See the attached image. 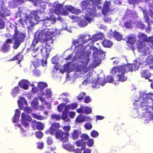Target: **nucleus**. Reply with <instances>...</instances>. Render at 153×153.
Segmentation results:
<instances>
[{"label":"nucleus","mask_w":153,"mask_h":153,"mask_svg":"<svg viewBox=\"0 0 153 153\" xmlns=\"http://www.w3.org/2000/svg\"><path fill=\"white\" fill-rule=\"evenodd\" d=\"M110 5V1H106L104 3L103 8H102V13L104 15H106L109 12L110 10L109 6Z\"/></svg>","instance_id":"a211bd4d"},{"label":"nucleus","mask_w":153,"mask_h":153,"mask_svg":"<svg viewBox=\"0 0 153 153\" xmlns=\"http://www.w3.org/2000/svg\"><path fill=\"white\" fill-rule=\"evenodd\" d=\"M79 58L81 59V65L83 70L85 68L86 71L88 70L89 68L87 65L90 61L89 54L85 52L82 53Z\"/></svg>","instance_id":"0eeeda50"},{"label":"nucleus","mask_w":153,"mask_h":153,"mask_svg":"<svg viewBox=\"0 0 153 153\" xmlns=\"http://www.w3.org/2000/svg\"><path fill=\"white\" fill-rule=\"evenodd\" d=\"M80 137L81 138V140H86L89 139V137L88 135L85 133H83L80 135Z\"/></svg>","instance_id":"a18cd8bd"},{"label":"nucleus","mask_w":153,"mask_h":153,"mask_svg":"<svg viewBox=\"0 0 153 153\" xmlns=\"http://www.w3.org/2000/svg\"><path fill=\"white\" fill-rule=\"evenodd\" d=\"M107 82L109 83L112 82L114 81V78L113 76L110 75L107 76Z\"/></svg>","instance_id":"e2e57ef3"},{"label":"nucleus","mask_w":153,"mask_h":153,"mask_svg":"<svg viewBox=\"0 0 153 153\" xmlns=\"http://www.w3.org/2000/svg\"><path fill=\"white\" fill-rule=\"evenodd\" d=\"M86 93L84 92H82L80 93L76 97L78 100H81L83 99L84 97H85Z\"/></svg>","instance_id":"79ce46f5"},{"label":"nucleus","mask_w":153,"mask_h":153,"mask_svg":"<svg viewBox=\"0 0 153 153\" xmlns=\"http://www.w3.org/2000/svg\"><path fill=\"white\" fill-rule=\"evenodd\" d=\"M29 82L26 80H22L20 81L18 85L21 88L27 90L28 89Z\"/></svg>","instance_id":"4be33fe9"},{"label":"nucleus","mask_w":153,"mask_h":153,"mask_svg":"<svg viewBox=\"0 0 153 153\" xmlns=\"http://www.w3.org/2000/svg\"><path fill=\"white\" fill-rule=\"evenodd\" d=\"M20 90L18 86H16L14 87L11 92V95L14 97H15L19 93Z\"/></svg>","instance_id":"c756f323"},{"label":"nucleus","mask_w":153,"mask_h":153,"mask_svg":"<svg viewBox=\"0 0 153 153\" xmlns=\"http://www.w3.org/2000/svg\"><path fill=\"white\" fill-rule=\"evenodd\" d=\"M40 12L39 10H38L30 11L28 15L26 14L24 19L25 24L29 27L33 25L34 23L32 20L33 17L35 20L39 21L40 17L38 16V14Z\"/></svg>","instance_id":"423d86ee"},{"label":"nucleus","mask_w":153,"mask_h":153,"mask_svg":"<svg viewBox=\"0 0 153 153\" xmlns=\"http://www.w3.org/2000/svg\"><path fill=\"white\" fill-rule=\"evenodd\" d=\"M91 20V19L86 16L85 18L81 19L78 22V25L81 27H84L86 26L88 23H90Z\"/></svg>","instance_id":"dca6fc26"},{"label":"nucleus","mask_w":153,"mask_h":153,"mask_svg":"<svg viewBox=\"0 0 153 153\" xmlns=\"http://www.w3.org/2000/svg\"><path fill=\"white\" fill-rule=\"evenodd\" d=\"M75 144L78 147H83L85 145V142H84L82 140H79L75 141Z\"/></svg>","instance_id":"473e14b6"},{"label":"nucleus","mask_w":153,"mask_h":153,"mask_svg":"<svg viewBox=\"0 0 153 153\" xmlns=\"http://www.w3.org/2000/svg\"><path fill=\"white\" fill-rule=\"evenodd\" d=\"M22 59V56L20 54H17L16 56H14L13 58L11 59H10V61H14L17 60L19 62H20Z\"/></svg>","instance_id":"c9c22d12"},{"label":"nucleus","mask_w":153,"mask_h":153,"mask_svg":"<svg viewBox=\"0 0 153 153\" xmlns=\"http://www.w3.org/2000/svg\"><path fill=\"white\" fill-rule=\"evenodd\" d=\"M76 112L79 113H85V106H81L80 108L76 109Z\"/></svg>","instance_id":"de8ad7c7"},{"label":"nucleus","mask_w":153,"mask_h":153,"mask_svg":"<svg viewBox=\"0 0 153 153\" xmlns=\"http://www.w3.org/2000/svg\"><path fill=\"white\" fill-rule=\"evenodd\" d=\"M153 96V93H151L150 92L146 93L143 92L141 94V97H142L143 99V102H142L146 103V102L147 101L146 100L147 99H152V97Z\"/></svg>","instance_id":"6ab92c4d"},{"label":"nucleus","mask_w":153,"mask_h":153,"mask_svg":"<svg viewBox=\"0 0 153 153\" xmlns=\"http://www.w3.org/2000/svg\"><path fill=\"white\" fill-rule=\"evenodd\" d=\"M60 127V124L59 123H52L50 128L49 131L51 134L53 135L56 131L59 130Z\"/></svg>","instance_id":"f3484780"},{"label":"nucleus","mask_w":153,"mask_h":153,"mask_svg":"<svg viewBox=\"0 0 153 153\" xmlns=\"http://www.w3.org/2000/svg\"><path fill=\"white\" fill-rule=\"evenodd\" d=\"M114 37L117 41H120L122 38V36L119 32L114 31Z\"/></svg>","instance_id":"72a5a7b5"},{"label":"nucleus","mask_w":153,"mask_h":153,"mask_svg":"<svg viewBox=\"0 0 153 153\" xmlns=\"http://www.w3.org/2000/svg\"><path fill=\"white\" fill-rule=\"evenodd\" d=\"M22 120L21 122L22 124L25 127H27L29 124L28 122L31 120V118L28 114H26L24 113H22L21 116Z\"/></svg>","instance_id":"4468645a"},{"label":"nucleus","mask_w":153,"mask_h":153,"mask_svg":"<svg viewBox=\"0 0 153 153\" xmlns=\"http://www.w3.org/2000/svg\"><path fill=\"white\" fill-rule=\"evenodd\" d=\"M126 38L127 39V42L131 45L134 44L136 41L135 37L132 34L128 35L127 36Z\"/></svg>","instance_id":"c85d7f7f"},{"label":"nucleus","mask_w":153,"mask_h":153,"mask_svg":"<svg viewBox=\"0 0 153 153\" xmlns=\"http://www.w3.org/2000/svg\"><path fill=\"white\" fill-rule=\"evenodd\" d=\"M37 60L36 62H33V65L34 67L36 68H37L40 65V60L37 58Z\"/></svg>","instance_id":"13d9d810"},{"label":"nucleus","mask_w":153,"mask_h":153,"mask_svg":"<svg viewBox=\"0 0 153 153\" xmlns=\"http://www.w3.org/2000/svg\"><path fill=\"white\" fill-rule=\"evenodd\" d=\"M102 44L104 47L108 48L111 47L113 45L112 42L105 39L102 41Z\"/></svg>","instance_id":"a878e982"},{"label":"nucleus","mask_w":153,"mask_h":153,"mask_svg":"<svg viewBox=\"0 0 153 153\" xmlns=\"http://www.w3.org/2000/svg\"><path fill=\"white\" fill-rule=\"evenodd\" d=\"M140 74L142 77L146 79H149L152 75L149 71L147 69L142 71Z\"/></svg>","instance_id":"393cba45"},{"label":"nucleus","mask_w":153,"mask_h":153,"mask_svg":"<svg viewBox=\"0 0 153 153\" xmlns=\"http://www.w3.org/2000/svg\"><path fill=\"white\" fill-rule=\"evenodd\" d=\"M91 40L90 36L89 35L85 34H80L76 40H74L73 41V44L74 45H76V48H77L78 52H81L84 50L88 44L84 45V44L88 43V41Z\"/></svg>","instance_id":"7ed1b4c3"},{"label":"nucleus","mask_w":153,"mask_h":153,"mask_svg":"<svg viewBox=\"0 0 153 153\" xmlns=\"http://www.w3.org/2000/svg\"><path fill=\"white\" fill-rule=\"evenodd\" d=\"M137 37L140 40L143 42H146L147 43H153V36H149L148 38L146 34L141 33L138 34Z\"/></svg>","instance_id":"ddd939ff"},{"label":"nucleus","mask_w":153,"mask_h":153,"mask_svg":"<svg viewBox=\"0 0 153 153\" xmlns=\"http://www.w3.org/2000/svg\"><path fill=\"white\" fill-rule=\"evenodd\" d=\"M91 101V99L89 96L85 97L84 100V102L86 103H88Z\"/></svg>","instance_id":"338daca9"},{"label":"nucleus","mask_w":153,"mask_h":153,"mask_svg":"<svg viewBox=\"0 0 153 153\" xmlns=\"http://www.w3.org/2000/svg\"><path fill=\"white\" fill-rule=\"evenodd\" d=\"M38 50L40 49L41 52V54L45 59H47L49 56V54L50 51L49 48H45L42 45L38 46Z\"/></svg>","instance_id":"2eb2a0df"},{"label":"nucleus","mask_w":153,"mask_h":153,"mask_svg":"<svg viewBox=\"0 0 153 153\" xmlns=\"http://www.w3.org/2000/svg\"><path fill=\"white\" fill-rule=\"evenodd\" d=\"M18 103L19 107L22 108L23 107V104L25 105H26L27 104V102L25 98L23 97H20L19 100L18 101Z\"/></svg>","instance_id":"bb28decb"},{"label":"nucleus","mask_w":153,"mask_h":153,"mask_svg":"<svg viewBox=\"0 0 153 153\" xmlns=\"http://www.w3.org/2000/svg\"><path fill=\"white\" fill-rule=\"evenodd\" d=\"M74 7L71 5H67L64 7V9L67 12L68 11L72 13Z\"/></svg>","instance_id":"49530a36"},{"label":"nucleus","mask_w":153,"mask_h":153,"mask_svg":"<svg viewBox=\"0 0 153 153\" xmlns=\"http://www.w3.org/2000/svg\"><path fill=\"white\" fill-rule=\"evenodd\" d=\"M33 74L36 76H39L41 73L40 71L37 69L33 70Z\"/></svg>","instance_id":"0e129e2a"},{"label":"nucleus","mask_w":153,"mask_h":153,"mask_svg":"<svg viewBox=\"0 0 153 153\" xmlns=\"http://www.w3.org/2000/svg\"><path fill=\"white\" fill-rule=\"evenodd\" d=\"M54 33L53 31L47 28L45 29L41 30L37 35V38L35 36L33 40L32 43L29 48H27V52H31V55L33 58L36 57L37 54L35 53L38 50V47L35 48L36 45L37 44L39 40H42L44 42H47L51 38V36Z\"/></svg>","instance_id":"f03ea898"},{"label":"nucleus","mask_w":153,"mask_h":153,"mask_svg":"<svg viewBox=\"0 0 153 153\" xmlns=\"http://www.w3.org/2000/svg\"><path fill=\"white\" fill-rule=\"evenodd\" d=\"M81 12V11L80 9H76L74 7L72 13L78 14L80 13Z\"/></svg>","instance_id":"680f3d73"},{"label":"nucleus","mask_w":153,"mask_h":153,"mask_svg":"<svg viewBox=\"0 0 153 153\" xmlns=\"http://www.w3.org/2000/svg\"><path fill=\"white\" fill-rule=\"evenodd\" d=\"M3 13H1L0 12V16L4 17V16H8L10 14L9 11L7 9H5Z\"/></svg>","instance_id":"37998d69"},{"label":"nucleus","mask_w":153,"mask_h":153,"mask_svg":"<svg viewBox=\"0 0 153 153\" xmlns=\"http://www.w3.org/2000/svg\"><path fill=\"white\" fill-rule=\"evenodd\" d=\"M47 86V84L45 82H40L38 83V87L40 91H42Z\"/></svg>","instance_id":"2f4dec72"},{"label":"nucleus","mask_w":153,"mask_h":153,"mask_svg":"<svg viewBox=\"0 0 153 153\" xmlns=\"http://www.w3.org/2000/svg\"><path fill=\"white\" fill-rule=\"evenodd\" d=\"M66 147L69 150L71 151H74V146L72 145H66Z\"/></svg>","instance_id":"774afa93"},{"label":"nucleus","mask_w":153,"mask_h":153,"mask_svg":"<svg viewBox=\"0 0 153 153\" xmlns=\"http://www.w3.org/2000/svg\"><path fill=\"white\" fill-rule=\"evenodd\" d=\"M71 109L73 110L76 108L78 105V104L76 103H73L69 105Z\"/></svg>","instance_id":"4d7b16f0"},{"label":"nucleus","mask_w":153,"mask_h":153,"mask_svg":"<svg viewBox=\"0 0 153 153\" xmlns=\"http://www.w3.org/2000/svg\"><path fill=\"white\" fill-rule=\"evenodd\" d=\"M91 135L92 137L95 138L98 136L99 133L97 131L93 130L91 132Z\"/></svg>","instance_id":"3c124183"},{"label":"nucleus","mask_w":153,"mask_h":153,"mask_svg":"<svg viewBox=\"0 0 153 153\" xmlns=\"http://www.w3.org/2000/svg\"><path fill=\"white\" fill-rule=\"evenodd\" d=\"M93 55L94 58L95 62L102 60L103 57L105 55V52H104L100 49H98L97 48L94 47L93 48Z\"/></svg>","instance_id":"6e6552de"},{"label":"nucleus","mask_w":153,"mask_h":153,"mask_svg":"<svg viewBox=\"0 0 153 153\" xmlns=\"http://www.w3.org/2000/svg\"><path fill=\"white\" fill-rule=\"evenodd\" d=\"M54 12L58 15H67L68 14V12L64 9V7L62 4H57L54 9Z\"/></svg>","instance_id":"f8f14e48"},{"label":"nucleus","mask_w":153,"mask_h":153,"mask_svg":"<svg viewBox=\"0 0 153 153\" xmlns=\"http://www.w3.org/2000/svg\"><path fill=\"white\" fill-rule=\"evenodd\" d=\"M32 116L33 118L38 120H42L45 119L44 117L38 115L36 113H32Z\"/></svg>","instance_id":"ea45409f"},{"label":"nucleus","mask_w":153,"mask_h":153,"mask_svg":"<svg viewBox=\"0 0 153 153\" xmlns=\"http://www.w3.org/2000/svg\"><path fill=\"white\" fill-rule=\"evenodd\" d=\"M5 22L2 19L0 18V29H3L5 27Z\"/></svg>","instance_id":"69168bd1"},{"label":"nucleus","mask_w":153,"mask_h":153,"mask_svg":"<svg viewBox=\"0 0 153 153\" xmlns=\"http://www.w3.org/2000/svg\"><path fill=\"white\" fill-rule=\"evenodd\" d=\"M51 118L52 119H55L56 120H59L61 119V116L60 115L52 114L51 116Z\"/></svg>","instance_id":"603ef678"},{"label":"nucleus","mask_w":153,"mask_h":153,"mask_svg":"<svg viewBox=\"0 0 153 153\" xmlns=\"http://www.w3.org/2000/svg\"><path fill=\"white\" fill-rule=\"evenodd\" d=\"M36 136L38 138H41L43 136L42 133L41 131H38L35 133Z\"/></svg>","instance_id":"5fc2aeb1"},{"label":"nucleus","mask_w":153,"mask_h":153,"mask_svg":"<svg viewBox=\"0 0 153 153\" xmlns=\"http://www.w3.org/2000/svg\"><path fill=\"white\" fill-rule=\"evenodd\" d=\"M20 111L19 109L15 110V113L13 118V121L14 123H16L18 121L19 117V113Z\"/></svg>","instance_id":"7c9ffc66"},{"label":"nucleus","mask_w":153,"mask_h":153,"mask_svg":"<svg viewBox=\"0 0 153 153\" xmlns=\"http://www.w3.org/2000/svg\"><path fill=\"white\" fill-rule=\"evenodd\" d=\"M53 135L56 139L63 142H66L68 141L69 137L67 135V133L64 132L61 129L57 130Z\"/></svg>","instance_id":"1a4fd4ad"},{"label":"nucleus","mask_w":153,"mask_h":153,"mask_svg":"<svg viewBox=\"0 0 153 153\" xmlns=\"http://www.w3.org/2000/svg\"><path fill=\"white\" fill-rule=\"evenodd\" d=\"M140 64L139 62L135 60L133 64L129 63L114 67L111 70L110 73L117 75L116 78L118 81L121 82H125L127 79V76L125 75V73L129 71L132 72L138 70Z\"/></svg>","instance_id":"f257e3e1"},{"label":"nucleus","mask_w":153,"mask_h":153,"mask_svg":"<svg viewBox=\"0 0 153 153\" xmlns=\"http://www.w3.org/2000/svg\"><path fill=\"white\" fill-rule=\"evenodd\" d=\"M140 106L143 108L141 109L144 115H146L145 116V117L149 118V120H150L151 118L152 114L149 110L150 107L147 105L146 103H145L141 102Z\"/></svg>","instance_id":"9d476101"},{"label":"nucleus","mask_w":153,"mask_h":153,"mask_svg":"<svg viewBox=\"0 0 153 153\" xmlns=\"http://www.w3.org/2000/svg\"><path fill=\"white\" fill-rule=\"evenodd\" d=\"M65 106L66 104L65 103H62L59 104L58 105L57 107L58 111L59 112H61Z\"/></svg>","instance_id":"58836bf2"},{"label":"nucleus","mask_w":153,"mask_h":153,"mask_svg":"<svg viewBox=\"0 0 153 153\" xmlns=\"http://www.w3.org/2000/svg\"><path fill=\"white\" fill-rule=\"evenodd\" d=\"M99 36L100 35L98 34H95L93 36L92 38H91V39L92 41H96L100 39V37Z\"/></svg>","instance_id":"6e6d98bb"},{"label":"nucleus","mask_w":153,"mask_h":153,"mask_svg":"<svg viewBox=\"0 0 153 153\" xmlns=\"http://www.w3.org/2000/svg\"><path fill=\"white\" fill-rule=\"evenodd\" d=\"M91 119L90 117H85L84 115L80 114L76 118V123H80L85 121H88L91 120Z\"/></svg>","instance_id":"412c9836"},{"label":"nucleus","mask_w":153,"mask_h":153,"mask_svg":"<svg viewBox=\"0 0 153 153\" xmlns=\"http://www.w3.org/2000/svg\"><path fill=\"white\" fill-rule=\"evenodd\" d=\"M68 112H65V111H63L61 117L63 120H65L68 118Z\"/></svg>","instance_id":"09e8293b"},{"label":"nucleus","mask_w":153,"mask_h":153,"mask_svg":"<svg viewBox=\"0 0 153 153\" xmlns=\"http://www.w3.org/2000/svg\"><path fill=\"white\" fill-rule=\"evenodd\" d=\"M80 6L82 10L86 11V14L87 15L94 16L97 15L95 7L92 5L90 1L88 0L82 1Z\"/></svg>","instance_id":"20e7f679"},{"label":"nucleus","mask_w":153,"mask_h":153,"mask_svg":"<svg viewBox=\"0 0 153 153\" xmlns=\"http://www.w3.org/2000/svg\"><path fill=\"white\" fill-rule=\"evenodd\" d=\"M56 20V18L54 16H52L50 18L46 17L45 18L43 19L44 25L46 27L50 25V24H48V22L52 21L53 22V23H55Z\"/></svg>","instance_id":"5701e85b"},{"label":"nucleus","mask_w":153,"mask_h":153,"mask_svg":"<svg viewBox=\"0 0 153 153\" xmlns=\"http://www.w3.org/2000/svg\"><path fill=\"white\" fill-rule=\"evenodd\" d=\"M62 129L64 130L63 131L64 132L67 133V135L69 137V131L71 130V127L69 126H65L62 127Z\"/></svg>","instance_id":"e433bc0d"},{"label":"nucleus","mask_w":153,"mask_h":153,"mask_svg":"<svg viewBox=\"0 0 153 153\" xmlns=\"http://www.w3.org/2000/svg\"><path fill=\"white\" fill-rule=\"evenodd\" d=\"M144 18L145 22L148 24L147 27L145 28L146 31V32H149L152 27L151 24L150 23H152V22L150 20L149 17L147 14L145 15Z\"/></svg>","instance_id":"aec40b11"},{"label":"nucleus","mask_w":153,"mask_h":153,"mask_svg":"<svg viewBox=\"0 0 153 153\" xmlns=\"http://www.w3.org/2000/svg\"><path fill=\"white\" fill-rule=\"evenodd\" d=\"M80 131L77 129H74L71 133L72 138L74 140H75L79 138L81 134Z\"/></svg>","instance_id":"b1692460"},{"label":"nucleus","mask_w":153,"mask_h":153,"mask_svg":"<svg viewBox=\"0 0 153 153\" xmlns=\"http://www.w3.org/2000/svg\"><path fill=\"white\" fill-rule=\"evenodd\" d=\"M36 127L37 129L40 130H42L44 128L42 123L41 122L37 123L36 125Z\"/></svg>","instance_id":"c03bdc74"},{"label":"nucleus","mask_w":153,"mask_h":153,"mask_svg":"<svg viewBox=\"0 0 153 153\" xmlns=\"http://www.w3.org/2000/svg\"><path fill=\"white\" fill-rule=\"evenodd\" d=\"M92 109L91 108L88 106H85V113L87 114H91L92 112Z\"/></svg>","instance_id":"8fccbe9b"},{"label":"nucleus","mask_w":153,"mask_h":153,"mask_svg":"<svg viewBox=\"0 0 153 153\" xmlns=\"http://www.w3.org/2000/svg\"><path fill=\"white\" fill-rule=\"evenodd\" d=\"M137 27L141 29H145V28L146 27L145 25L141 21H138L137 23Z\"/></svg>","instance_id":"a19ab883"},{"label":"nucleus","mask_w":153,"mask_h":153,"mask_svg":"<svg viewBox=\"0 0 153 153\" xmlns=\"http://www.w3.org/2000/svg\"><path fill=\"white\" fill-rule=\"evenodd\" d=\"M137 48L139 52H142L145 55L146 54L149 50V48L146 46V44L141 42L138 43Z\"/></svg>","instance_id":"9b49d317"},{"label":"nucleus","mask_w":153,"mask_h":153,"mask_svg":"<svg viewBox=\"0 0 153 153\" xmlns=\"http://www.w3.org/2000/svg\"><path fill=\"white\" fill-rule=\"evenodd\" d=\"M84 126L85 128L87 130H90L92 127V126L91 123H87L85 124Z\"/></svg>","instance_id":"864d4df0"},{"label":"nucleus","mask_w":153,"mask_h":153,"mask_svg":"<svg viewBox=\"0 0 153 153\" xmlns=\"http://www.w3.org/2000/svg\"><path fill=\"white\" fill-rule=\"evenodd\" d=\"M94 144V140L93 139H89L88 140V146L91 147L93 146Z\"/></svg>","instance_id":"052dcab7"},{"label":"nucleus","mask_w":153,"mask_h":153,"mask_svg":"<svg viewBox=\"0 0 153 153\" xmlns=\"http://www.w3.org/2000/svg\"><path fill=\"white\" fill-rule=\"evenodd\" d=\"M124 25L126 28H132L133 27L131 21L126 22L124 23Z\"/></svg>","instance_id":"4c0bfd02"},{"label":"nucleus","mask_w":153,"mask_h":153,"mask_svg":"<svg viewBox=\"0 0 153 153\" xmlns=\"http://www.w3.org/2000/svg\"><path fill=\"white\" fill-rule=\"evenodd\" d=\"M24 110L25 112L28 114L31 113L32 111V110L31 108L29 107H25Z\"/></svg>","instance_id":"bf43d9fd"},{"label":"nucleus","mask_w":153,"mask_h":153,"mask_svg":"<svg viewBox=\"0 0 153 153\" xmlns=\"http://www.w3.org/2000/svg\"><path fill=\"white\" fill-rule=\"evenodd\" d=\"M91 3L92 6H97L98 8L99 9H102V7L100 6L101 4V1L100 0H88Z\"/></svg>","instance_id":"cd10ccee"},{"label":"nucleus","mask_w":153,"mask_h":153,"mask_svg":"<svg viewBox=\"0 0 153 153\" xmlns=\"http://www.w3.org/2000/svg\"><path fill=\"white\" fill-rule=\"evenodd\" d=\"M10 46L9 45L4 43L1 47V50L3 52H7L10 50Z\"/></svg>","instance_id":"f704fd0d"},{"label":"nucleus","mask_w":153,"mask_h":153,"mask_svg":"<svg viewBox=\"0 0 153 153\" xmlns=\"http://www.w3.org/2000/svg\"><path fill=\"white\" fill-rule=\"evenodd\" d=\"M14 33L13 38L15 40L13 48L16 49L20 46L21 43L24 41L26 36L25 33H21L17 27H15L14 30Z\"/></svg>","instance_id":"39448f33"}]
</instances>
